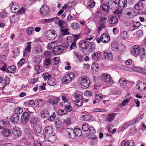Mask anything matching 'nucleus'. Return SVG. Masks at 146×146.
I'll list each match as a JSON object with an SVG mask.
<instances>
[{"label":"nucleus","mask_w":146,"mask_h":146,"mask_svg":"<svg viewBox=\"0 0 146 146\" xmlns=\"http://www.w3.org/2000/svg\"><path fill=\"white\" fill-rule=\"evenodd\" d=\"M82 82L81 83V87L86 89L90 86V82L89 79L86 77H82L81 78Z\"/></svg>","instance_id":"1"},{"label":"nucleus","mask_w":146,"mask_h":146,"mask_svg":"<svg viewBox=\"0 0 146 146\" xmlns=\"http://www.w3.org/2000/svg\"><path fill=\"white\" fill-rule=\"evenodd\" d=\"M90 42L86 40H82L79 43V46L82 48V51L85 54H88V45L90 44Z\"/></svg>","instance_id":"2"},{"label":"nucleus","mask_w":146,"mask_h":146,"mask_svg":"<svg viewBox=\"0 0 146 146\" xmlns=\"http://www.w3.org/2000/svg\"><path fill=\"white\" fill-rule=\"evenodd\" d=\"M101 79L107 84H111L113 83L111 77L109 74H103L102 75Z\"/></svg>","instance_id":"3"},{"label":"nucleus","mask_w":146,"mask_h":146,"mask_svg":"<svg viewBox=\"0 0 146 146\" xmlns=\"http://www.w3.org/2000/svg\"><path fill=\"white\" fill-rule=\"evenodd\" d=\"M50 12L49 8L46 5H43L40 9V14L45 16H47L49 15Z\"/></svg>","instance_id":"4"},{"label":"nucleus","mask_w":146,"mask_h":146,"mask_svg":"<svg viewBox=\"0 0 146 146\" xmlns=\"http://www.w3.org/2000/svg\"><path fill=\"white\" fill-rule=\"evenodd\" d=\"M139 48V46L137 45V50H138V52L137 53V57L139 58L140 61H142L144 60L145 57V53L144 49L142 48L141 49Z\"/></svg>","instance_id":"5"},{"label":"nucleus","mask_w":146,"mask_h":146,"mask_svg":"<svg viewBox=\"0 0 146 146\" xmlns=\"http://www.w3.org/2000/svg\"><path fill=\"white\" fill-rule=\"evenodd\" d=\"M64 49V48L63 46H58L53 49L52 53L55 55H58L63 52Z\"/></svg>","instance_id":"6"},{"label":"nucleus","mask_w":146,"mask_h":146,"mask_svg":"<svg viewBox=\"0 0 146 146\" xmlns=\"http://www.w3.org/2000/svg\"><path fill=\"white\" fill-rule=\"evenodd\" d=\"M48 39L52 40L54 39L56 36V32L54 30H49L47 31Z\"/></svg>","instance_id":"7"},{"label":"nucleus","mask_w":146,"mask_h":146,"mask_svg":"<svg viewBox=\"0 0 146 146\" xmlns=\"http://www.w3.org/2000/svg\"><path fill=\"white\" fill-rule=\"evenodd\" d=\"M9 7L11 8V11L13 13L17 12L19 9V6L17 4L13 1L11 3Z\"/></svg>","instance_id":"8"},{"label":"nucleus","mask_w":146,"mask_h":146,"mask_svg":"<svg viewBox=\"0 0 146 146\" xmlns=\"http://www.w3.org/2000/svg\"><path fill=\"white\" fill-rule=\"evenodd\" d=\"M101 53L98 51L93 53L92 54V60L95 61H99L101 58Z\"/></svg>","instance_id":"9"},{"label":"nucleus","mask_w":146,"mask_h":146,"mask_svg":"<svg viewBox=\"0 0 146 146\" xmlns=\"http://www.w3.org/2000/svg\"><path fill=\"white\" fill-rule=\"evenodd\" d=\"M101 37L102 41L104 43H107L110 40V36L108 33H104L102 34L101 36Z\"/></svg>","instance_id":"10"},{"label":"nucleus","mask_w":146,"mask_h":146,"mask_svg":"<svg viewBox=\"0 0 146 146\" xmlns=\"http://www.w3.org/2000/svg\"><path fill=\"white\" fill-rule=\"evenodd\" d=\"M30 116L29 113L26 111L24 112L22 115L21 119L23 121L24 120L25 122H27L29 121Z\"/></svg>","instance_id":"11"},{"label":"nucleus","mask_w":146,"mask_h":146,"mask_svg":"<svg viewBox=\"0 0 146 146\" xmlns=\"http://www.w3.org/2000/svg\"><path fill=\"white\" fill-rule=\"evenodd\" d=\"M109 5H110L111 9H114L115 8H117L118 6L117 0H111L108 3Z\"/></svg>","instance_id":"12"},{"label":"nucleus","mask_w":146,"mask_h":146,"mask_svg":"<svg viewBox=\"0 0 146 146\" xmlns=\"http://www.w3.org/2000/svg\"><path fill=\"white\" fill-rule=\"evenodd\" d=\"M44 131L46 135H48L52 134L53 131L52 127L50 126H48L45 127L44 129Z\"/></svg>","instance_id":"13"},{"label":"nucleus","mask_w":146,"mask_h":146,"mask_svg":"<svg viewBox=\"0 0 146 146\" xmlns=\"http://www.w3.org/2000/svg\"><path fill=\"white\" fill-rule=\"evenodd\" d=\"M19 116L17 113L13 114L11 117V121L13 124H15L19 121Z\"/></svg>","instance_id":"14"},{"label":"nucleus","mask_w":146,"mask_h":146,"mask_svg":"<svg viewBox=\"0 0 146 146\" xmlns=\"http://www.w3.org/2000/svg\"><path fill=\"white\" fill-rule=\"evenodd\" d=\"M59 100V99L58 98L53 96L49 99L48 102L53 105H55L58 103Z\"/></svg>","instance_id":"15"},{"label":"nucleus","mask_w":146,"mask_h":146,"mask_svg":"<svg viewBox=\"0 0 146 146\" xmlns=\"http://www.w3.org/2000/svg\"><path fill=\"white\" fill-rule=\"evenodd\" d=\"M74 130L72 129L67 128L66 129V133L68 134L69 137L71 139H73L75 137V135Z\"/></svg>","instance_id":"16"},{"label":"nucleus","mask_w":146,"mask_h":146,"mask_svg":"<svg viewBox=\"0 0 146 146\" xmlns=\"http://www.w3.org/2000/svg\"><path fill=\"white\" fill-rule=\"evenodd\" d=\"M119 6L121 8L125 7L127 6V0H117Z\"/></svg>","instance_id":"17"},{"label":"nucleus","mask_w":146,"mask_h":146,"mask_svg":"<svg viewBox=\"0 0 146 146\" xmlns=\"http://www.w3.org/2000/svg\"><path fill=\"white\" fill-rule=\"evenodd\" d=\"M44 104V102L42 99H36L35 101V105L36 107H41L43 106Z\"/></svg>","instance_id":"18"},{"label":"nucleus","mask_w":146,"mask_h":146,"mask_svg":"<svg viewBox=\"0 0 146 146\" xmlns=\"http://www.w3.org/2000/svg\"><path fill=\"white\" fill-rule=\"evenodd\" d=\"M16 67L14 65H12L9 66L7 68V71L6 72H8L9 73H14L16 71Z\"/></svg>","instance_id":"19"},{"label":"nucleus","mask_w":146,"mask_h":146,"mask_svg":"<svg viewBox=\"0 0 146 146\" xmlns=\"http://www.w3.org/2000/svg\"><path fill=\"white\" fill-rule=\"evenodd\" d=\"M13 133L14 135L17 136L19 137L21 135V130L17 127H15L13 129Z\"/></svg>","instance_id":"20"},{"label":"nucleus","mask_w":146,"mask_h":146,"mask_svg":"<svg viewBox=\"0 0 146 146\" xmlns=\"http://www.w3.org/2000/svg\"><path fill=\"white\" fill-rule=\"evenodd\" d=\"M75 137L76 136H80L82 134L81 130L78 127H75L74 129Z\"/></svg>","instance_id":"21"},{"label":"nucleus","mask_w":146,"mask_h":146,"mask_svg":"<svg viewBox=\"0 0 146 146\" xmlns=\"http://www.w3.org/2000/svg\"><path fill=\"white\" fill-rule=\"evenodd\" d=\"M32 42H29L27 43L28 44L27 46L25 48V51L24 52L23 54L24 56L26 55L27 52H29L31 50V44Z\"/></svg>","instance_id":"22"},{"label":"nucleus","mask_w":146,"mask_h":146,"mask_svg":"<svg viewBox=\"0 0 146 146\" xmlns=\"http://www.w3.org/2000/svg\"><path fill=\"white\" fill-rule=\"evenodd\" d=\"M34 131L37 133H40L42 130V127L39 125H35L33 127Z\"/></svg>","instance_id":"23"},{"label":"nucleus","mask_w":146,"mask_h":146,"mask_svg":"<svg viewBox=\"0 0 146 146\" xmlns=\"http://www.w3.org/2000/svg\"><path fill=\"white\" fill-rule=\"evenodd\" d=\"M118 21L116 17H112L109 20V23L111 24L116 25Z\"/></svg>","instance_id":"24"},{"label":"nucleus","mask_w":146,"mask_h":146,"mask_svg":"<svg viewBox=\"0 0 146 146\" xmlns=\"http://www.w3.org/2000/svg\"><path fill=\"white\" fill-rule=\"evenodd\" d=\"M90 44L88 45V52L90 50V52H92L94 51L95 49L96 46L95 44L93 42H90Z\"/></svg>","instance_id":"25"},{"label":"nucleus","mask_w":146,"mask_h":146,"mask_svg":"<svg viewBox=\"0 0 146 146\" xmlns=\"http://www.w3.org/2000/svg\"><path fill=\"white\" fill-rule=\"evenodd\" d=\"M137 86H139L137 89L140 90H145L146 89V85L143 82H139L137 84Z\"/></svg>","instance_id":"26"},{"label":"nucleus","mask_w":146,"mask_h":146,"mask_svg":"<svg viewBox=\"0 0 146 146\" xmlns=\"http://www.w3.org/2000/svg\"><path fill=\"white\" fill-rule=\"evenodd\" d=\"M2 133L5 137H8L10 136L11 134V130L7 129H4L2 130Z\"/></svg>","instance_id":"27"},{"label":"nucleus","mask_w":146,"mask_h":146,"mask_svg":"<svg viewBox=\"0 0 146 146\" xmlns=\"http://www.w3.org/2000/svg\"><path fill=\"white\" fill-rule=\"evenodd\" d=\"M40 114L41 117L42 118H47L49 116V112L46 110H43Z\"/></svg>","instance_id":"28"},{"label":"nucleus","mask_w":146,"mask_h":146,"mask_svg":"<svg viewBox=\"0 0 146 146\" xmlns=\"http://www.w3.org/2000/svg\"><path fill=\"white\" fill-rule=\"evenodd\" d=\"M35 70L36 71L37 73L39 74L43 71L44 69L42 66L38 65L35 66Z\"/></svg>","instance_id":"29"},{"label":"nucleus","mask_w":146,"mask_h":146,"mask_svg":"<svg viewBox=\"0 0 146 146\" xmlns=\"http://www.w3.org/2000/svg\"><path fill=\"white\" fill-rule=\"evenodd\" d=\"M38 121V120L37 117L35 116H33L31 117L30 122L31 124L35 125H36V124Z\"/></svg>","instance_id":"30"},{"label":"nucleus","mask_w":146,"mask_h":146,"mask_svg":"<svg viewBox=\"0 0 146 146\" xmlns=\"http://www.w3.org/2000/svg\"><path fill=\"white\" fill-rule=\"evenodd\" d=\"M71 27L74 30H78L80 29V25L77 23H72L71 25Z\"/></svg>","instance_id":"31"},{"label":"nucleus","mask_w":146,"mask_h":146,"mask_svg":"<svg viewBox=\"0 0 146 146\" xmlns=\"http://www.w3.org/2000/svg\"><path fill=\"white\" fill-rule=\"evenodd\" d=\"M47 83L50 86H54L56 84V80L54 78H51L50 79L48 80Z\"/></svg>","instance_id":"32"},{"label":"nucleus","mask_w":146,"mask_h":146,"mask_svg":"<svg viewBox=\"0 0 146 146\" xmlns=\"http://www.w3.org/2000/svg\"><path fill=\"white\" fill-rule=\"evenodd\" d=\"M108 121L109 122H111L115 118V114L111 113L108 115L107 116Z\"/></svg>","instance_id":"33"},{"label":"nucleus","mask_w":146,"mask_h":146,"mask_svg":"<svg viewBox=\"0 0 146 146\" xmlns=\"http://www.w3.org/2000/svg\"><path fill=\"white\" fill-rule=\"evenodd\" d=\"M91 117V115L89 114L81 116L82 119L85 121H88L90 120Z\"/></svg>","instance_id":"34"},{"label":"nucleus","mask_w":146,"mask_h":146,"mask_svg":"<svg viewBox=\"0 0 146 146\" xmlns=\"http://www.w3.org/2000/svg\"><path fill=\"white\" fill-rule=\"evenodd\" d=\"M74 104L77 106L80 107L83 104L82 100V99H77L74 102Z\"/></svg>","instance_id":"35"},{"label":"nucleus","mask_w":146,"mask_h":146,"mask_svg":"<svg viewBox=\"0 0 146 146\" xmlns=\"http://www.w3.org/2000/svg\"><path fill=\"white\" fill-rule=\"evenodd\" d=\"M57 42H51L50 43L48 44V47L50 49L52 48L54 49L57 45Z\"/></svg>","instance_id":"36"},{"label":"nucleus","mask_w":146,"mask_h":146,"mask_svg":"<svg viewBox=\"0 0 146 146\" xmlns=\"http://www.w3.org/2000/svg\"><path fill=\"white\" fill-rule=\"evenodd\" d=\"M119 82L120 84L125 86V84L128 82V81L124 78H121L119 79Z\"/></svg>","instance_id":"37"},{"label":"nucleus","mask_w":146,"mask_h":146,"mask_svg":"<svg viewBox=\"0 0 146 146\" xmlns=\"http://www.w3.org/2000/svg\"><path fill=\"white\" fill-rule=\"evenodd\" d=\"M27 33L29 35H33L34 33V28L32 27H31L27 30Z\"/></svg>","instance_id":"38"},{"label":"nucleus","mask_w":146,"mask_h":146,"mask_svg":"<svg viewBox=\"0 0 146 146\" xmlns=\"http://www.w3.org/2000/svg\"><path fill=\"white\" fill-rule=\"evenodd\" d=\"M137 72L145 75H146V70L143 68L137 67Z\"/></svg>","instance_id":"39"},{"label":"nucleus","mask_w":146,"mask_h":146,"mask_svg":"<svg viewBox=\"0 0 146 146\" xmlns=\"http://www.w3.org/2000/svg\"><path fill=\"white\" fill-rule=\"evenodd\" d=\"M104 55L106 58L111 59L112 58V54L111 53H108L106 52H104Z\"/></svg>","instance_id":"40"},{"label":"nucleus","mask_w":146,"mask_h":146,"mask_svg":"<svg viewBox=\"0 0 146 146\" xmlns=\"http://www.w3.org/2000/svg\"><path fill=\"white\" fill-rule=\"evenodd\" d=\"M114 13L118 17H120L122 15L123 13V10H119L117 9L114 11Z\"/></svg>","instance_id":"41"},{"label":"nucleus","mask_w":146,"mask_h":146,"mask_svg":"<svg viewBox=\"0 0 146 146\" xmlns=\"http://www.w3.org/2000/svg\"><path fill=\"white\" fill-rule=\"evenodd\" d=\"M58 19L59 25L60 28H64L65 27L66 25L65 22L63 21H60L59 18Z\"/></svg>","instance_id":"42"},{"label":"nucleus","mask_w":146,"mask_h":146,"mask_svg":"<svg viewBox=\"0 0 146 146\" xmlns=\"http://www.w3.org/2000/svg\"><path fill=\"white\" fill-rule=\"evenodd\" d=\"M61 33L62 35H68L69 34L68 29V28L61 29Z\"/></svg>","instance_id":"43"},{"label":"nucleus","mask_w":146,"mask_h":146,"mask_svg":"<svg viewBox=\"0 0 146 146\" xmlns=\"http://www.w3.org/2000/svg\"><path fill=\"white\" fill-rule=\"evenodd\" d=\"M89 125L87 123H84L82 125V129L84 131H85L88 130L89 129Z\"/></svg>","instance_id":"44"},{"label":"nucleus","mask_w":146,"mask_h":146,"mask_svg":"<svg viewBox=\"0 0 146 146\" xmlns=\"http://www.w3.org/2000/svg\"><path fill=\"white\" fill-rule=\"evenodd\" d=\"M112 49L115 51L117 50L118 45L115 42L112 43L111 46Z\"/></svg>","instance_id":"45"},{"label":"nucleus","mask_w":146,"mask_h":146,"mask_svg":"<svg viewBox=\"0 0 146 146\" xmlns=\"http://www.w3.org/2000/svg\"><path fill=\"white\" fill-rule=\"evenodd\" d=\"M64 110L65 112H70L72 111V108L71 106L68 105L67 106H65V107L64 108Z\"/></svg>","instance_id":"46"},{"label":"nucleus","mask_w":146,"mask_h":146,"mask_svg":"<svg viewBox=\"0 0 146 146\" xmlns=\"http://www.w3.org/2000/svg\"><path fill=\"white\" fill-rule=\"evenodd\" d=\"M7 124V122L4 121H0V126L3 128H4L6 127Z\"/></svg>","instance_id":"47"},{"label":"nucleus","mask_w":146,"mask_h":146,"mask_svg":"<svg viewBox=\"0 0 146 146\" xmlns=\"http://www.w3.org/2000/svg\"><path fill=\"white\" fill-rule=\"evenodd\" d=\"M23 112V110L22 108L19 107L16 108L15 113H17L18 115L22 113Z\"/></svg>","instance_id":"48"},{"label":"nucleus","mask_w":146,"mask_h":146,"mask_svg":"<svg viewBox=\"0 0 146 146\" xmlns=\"http://www.w3.org/2000/svg\"><path fill=\"white\" fill-rule=\"evenodd\" d=\"M95 2L94 1H90L88 3V6L93 8L95 5Z\"/></svg>","instance_id":"49"},{"label":"nucleus","mask_w":146,"mask_h":146,"mask_svg":"<svg viewBox=\"0 0 146 146\" xmlns=\"http://www.w3.org/2000/svg\"><path fill=\"white\" fill-rule=\"evenodd\" d=\"M75 55L76 56L77 58L79 60L81 61L82 60V56L81 54L80 53L75 52Z\"/></svg>","instance_id":"50"},{"label":"nucleus","mask_w":146,"mask_h":146,"mask_svg":"<svg viewBox=\"0 0 146 146\" xmlns=\"http://www.w3.org/2000/svg\"><path fill=\"white\" fill-rule=\"evenodd\" d=\"M88 130H89V133L90 135L94 134L96 132V130L93 127H90Z\"/></svg>","instance_id":"51"},{"label":"nucleus","mask_w":146,"mask_h":146,"mask_svg":"<svg viewBox=\"0 0 146 146\" xmlns=\"http://www.w3.org/2000/svg\"><path fill=\"white\" fill-rule=\"evenodd\" d=\"M129 141L127 140H124L121 143V145L122 146H129Z\"/></svg>","instance_id":"52"},{"label":"nucleus","mask_w":146,"mask_h":146,"mask_svg":"<svg viewBox=\"0 0 146 146\" xmlns=\"http://www.w3.org/2000/svg\"><path fill=\"white\" fill-rule=\"evenodd\" d=\"M52 60L54 64L56 65L59 63V58L58 57H54L52 59Z\"/></svg>","instance_id":"53"},{"label":"nucleus","mask_w":146,"mask_h":146,"mask_svg":"<svg viewBox=\"0 0 146 146\" xmlns=\"http://www.w3.org/2000/svg\"><path fill=\"white\" fill-rule=\"evenodd\" d=\"M52 60L50 58H47L45 61V64L46 66H48L49 65L51 64Z\"/></svg>","instance_id":"54"},{"label":"nucleus","mask_w":146,"mask_h":146,"mask_svg":"<svg viewBox=\"0 0 146 146\" xmlns=\"http://www.w3.org/2000/svg\"><path fill=\"white\" fill-rule=\"evenodd\" d=\"M141 1H139L137 2V11L140 10L143 8V4Z\"/></svg>","instance_id":"55"},{"label":"nucleus","mask_w":146,"mask_h":146,"mask_svg":"<svg viewBox=\"0 0 146 146\" xmlns=\"http://www.w3.org/2000/svg\"><path fill=\"white\" fill-rule=\"evenodd\" d=\"M51 78V75L50 74H49L48 73L45 74L44 77V80H46L47 79H50Z\"/></svg>","instance_id":"56"},{"label":"nucleus","mask_w":146,"mask_h":146,"mask_svg":"<svg viewBox=\"0 0 146 146\" xmlns=\"http://www.w3.org/2000/svg\"><path fill=\"white\" fill-rule=\"evenodd\" d=\"M137 50V46L135 45L133 46L131 49V52L133 54H135L136 53V51Z\"/></svg>","instance_id":"57"},{"label":"nucleus","mask_w":146,"mask_h":146,"mask_svg":"<svg viewBox=\"0 0 146 146\" xmlns=\"http://www.w3.org/2000/svg\"><path fill=\"white\" fill-rule=\"evenodd\" d=\"M92 68L93 70H96L98 69V65L97 63H94L93 64L92 66Z\"/></svg>","instance_id":"58"},{"label":"nucleus","mask_w":146,"mask_h":146,"mask_svg":"<svg viewBox=\"0 0 146 146\" xmlns=\"http://www.w3.org/2000/svg\"><path fill=\"white\" fill-rule=\"evenodd\" d=\"M25 59L22 58L17 63V64L18 66H22L25 63Z\"/></svg>","instance_id":"59"},{"label":"nucleus","mask_w":146,"mask_h":146,"mask_svg":"<svg viewBox=\"0 0 146 146\" xmlns=\"http://www.w3.org/2000/svg\"><path fill=\"white\" fill-rule=\"evenodd\" d=\"M102 9L105 11L108 12V7L106 4H104L102 6Z\"/></svg>","instance_id":"60"},{"label":"nucleus","mask_w":146,"mask_h":146,"mask_svg":"<svg viewBox=\"0 0 146 146\" xmlns=\"http://www.w3.org/2000/svg\"><path fill=\"white\" fill-rule=\"evenodd\" d=\"M73 95L75 96V98L77 99H82V95L80 94H77L76 92H75L74 94Z\"/></svg>","instance_id":"61"},{"label":"nucleus","mask_w":146,"mask_h":146,"mask_svg":"<svg viewBox=\"0 0 146 146\" xmlns=\"http://www.w3.org/2000/svg\"><path fill=\"white\" fill-rule=\"evenodd\" d=\"M26 9L23 7H21L20 10H19L17 12L19 14H22L24 13Z\"/></svg>","instance_id":"62"},{"label":"nucleus","mask_w":146,"mask_h":146,"mask_svg":"<svg viewBox=\"0 0 146 146\" xmlns=\"http://www.w3.org/2000/svg\"><path fill=\"white\" fill-rule=\"evenodd\" d=\"M130 98H129L124 100L123 101L122 103L121 104V106H123L126 105V104L129 102V101L130 100Z\"/></svg>","instance_id":"63"},{"label":"nucleus","mask_w":146,"mask_h":146,"mask_svg":"<svg viewBox=\"0 0 146 146\" xmlns=\"http://www.w3.org/2000/svg\"><path fill=\"white\" fill-rule=\"evenodd\" d=\"M55 117V113L54 112L48 118V120L49 121H53L54 120Z\"/></svg>","instance_id":"64"}]
</instances>
